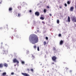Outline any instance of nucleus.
<instances>
[{"label":"nucleus","mask_w":76,"mask_h":76,"mask_svg":"<svg viewBox=\"0 0 76 76\" xmlns=\"http://www.w3.org/2000/svg\"><path fill=\"white\" fill-rule=\"evenodd\" d=\"M29 40L31 41L32 44H35L38 42V37L36 35H34L31 38H29Z\"/></svg>","instance_id":"nucleus-1"},{"label":"nucleus","mask_w":76,"mask_h":76,"mask_svg":"<svg viewBox=\"0 0 76 76\" xmlns=\"http://www.w3.org/2000/svg\"><path fill=\"white\" fill-rule=\"evenodd\" d=\"M57 58L55 56H53L52 57V60L53 61H54V62H56V59H57Z\"/></svg>","instance_id":"nucleus-2"},{"label":"nucleus","mask_w":76,"mask_h":76,"mask_svg":"<svg viewBox=\"0 0 76 76\" xmlns=\"http://www.w3.org/2000/svg\"><path fill=\"white\" fill-rule=\"evenodd\" d=\"M71 19L73 22H76V17L75 16L72 17Z\"/></svg>","instance_id":"nucleus-3"},{"label":"nucleus","mask_w":76,"mask_h":76,"mask_svg":"<svg viewBox=\"0 0 76 76\" xmlns=\"http://www.w3.org/2000/svg\"><path fill=\"white\" fill-rule=\"evenodd\" d=\"M13 61L14 63H16V62L17 64H19V61L16 60V58H15L13 59Z\"/></svg>","instance_id":"nucleus-4"},{"label":"nucleus","mask_w":76,"mask_h":76,"mask_svg":"<svg viewBox=\"0 0 76 76\" xmlns=\"http://www.w3.org/2000/svg\"><path fill=\"white\" fill-rule=\"evenodd\" d=\"M22 75H23L24 76H30L29 74H28V73H21Z\"/></svg>","instance_id":"nucleus-5"},{"label":"nucleus","mask_w":76,"mask_h":76,"mask_svg":"<svg viewBox=\"0 0 76 76\" xmlns=\"http://www.w3.org/2000/svg\"><path fill=\"white\" fill-rule=\"evenodd\" d=\"M35 15L37 16H39V12H35Z\"/></svg>","instance_id":"nucleus-6"},{"label":"nucleus","mask_w":76,"mask_h":76,"mask_svg":"<svg viewBox=\"0 0 76 76\" xmlns=\"http://www.w3.org/2000/svg\"><path fill=\"white\" fill-rule=\"evenodd\" d=\"M73 9H74V7L73 6L72 7H70V10L71 12L73 11Z\"/></svg>","instance_id":"nucleus-7"},{"label":"nucleus","mask_w":76,"mask_h":76,"mask_svg":"<svg viewBox=\"0 0 76 76\" xmlns=\"http://www.w3.org/2000/svg\"><path fill=\"white\" fill-rule=\"evenodd\" d=\"M2 76H8L7 75H6V72H4L2 73Z\"/></svg>","instance_id":"nucleus-8"},{"label":"nucleus","mask_w":76,"mask_h":76,"mask_svg":"<svg viewBox=\"0 0 76 76\" xmlns=\"http://www.w3.org/2000/svg\"><path fill=\"white\" fill-rule=\"evenodd\" d=\"M63 44V41L62 40H61L60 42V45H62Z\"/></svg>","instance_id":"nucleus-9"},{"label":"nucleus","mask_w":76,"mask_h":76,"mask_svg":"<svg viewBox=\"0 0 76 76\" xmlns=\"http://www.w3.org/2000/svg\"><path fill=\"white\" fill-rule=\"evenodd\" d=\"M68 20L69 22H70V18L69 16H68Z\"/></svg>","instance_id":"nucleus-10"},{"label":"nucleus","mask_w":76,"mask_h":76,"mask_svg":"<svg viewBox=\"0 0 76 76\" xmlns=\"http://www.w3.org/2000/svg\"><path fill=\"white\" fill-rule=\"evenodd\" d=\"M18 17H19L20 18L21 16V14L19 13L18 14Z\"/></svg>","instance_id":"nucleus-11"},{"label":"nucleus","mask_w":76,"mask_h":76,"mask_svg":"<svg viewBox=\"0 0 76 76\" xmlns=\"http://www.w3.org/2000/svg\"><path fill=\"white\" fill-rule=\"evenodd\" d=\"M3 67V64H0V68H2V67Z\"/></svg>","instance_id":"nucleus-12"},{"label":"nucleus","mask_w":76,"mask_h":76,"mask_svg":"<svg viewBox=\"0 0 76 76\" xmlns=\"http://www.w3.org/2000/svg\"><path fill=\"white\" fill-rule=\"evenodd\" d=\"M4 66H5V67H7L8 66V65L6 63H5L4 64Z\"/></svg>","instance_id":"nucleus-13"},{"label":"nucleus","mask_w":76,"mask_h":76,"mask_svg":"<svg viewBox=\"0 0 76 76\" xmlns=\"http://www.w3.org/2000/svg\"><path fill=\"white\" fill-rule=\"evenodd\" d=\"M43 44H44V45H46V44H47V42H45V41H44L43 42Z\"/></svg>","instance_id":"nucleus-14"},{"label":"nucleus","mask_w":76,"mask_h":76,"mask_svg":"<svg viewBox=\"0 0 76 76\" xmlns=\"http://www.w3.org/2000/svg\"><path fill=\"white\" fill-rule=\"evenodd\" d=\"M33 47L34 49H36L37 48V45H35Z\"/></svg>","instance_id":"nucleus-15"},{"label":"nucleus","mask_w":76,"mask_h":76,"mask_svg":"<svg viewBox=\"0 0 76 76\" xmlns=\"http://www.w3.org/2000/svg\"><path fill=\"white\" fill-rule=\"evenodd\" d=\"M40 19H41V20H44V18L43 17H41L40 18Z\"/></svg>","instance_id":"nucleus-16"},{"label":"nucleus","mask_w":76,"mask_h":76,"mask_svg":"<svg viewBox=\"0 0 76 76\" xmlns=\"http://www.w3.org/2000/svg\"><path fill=\"white\" fill-rule=\"evenodd\" d=\"M43 12L44 13H45L46 12H47V10L45 9H44Z\"/></svg>","instance_id":"nucleus-17"},{"label":"nucleus","mask_w":76,"mask_h":76,"mask_svg":"<svg viewBox=\"0 0 76 76\" xmlns=\"http://www.w3.org/2000/svg\"><path fill=\"white\" fill-rule=\"evenodd\" d=\"M18 9H19V10H20V9H21V7H20V6H18Z\"/></svg>","instance_id":"nucleus-18"},{"label":"nucleus","mask_w":76,"mask_h":76,"mask_svg":"<svg viewBox=\"0 0 76 76\" xmlns=\"http://www.w3.org/2000/svg\"><path fill=\"white\" fill-rule=\"evenodd\" d=\"M57 23L58 24H59V23H60V21H59V20H57Z\"/></svg>","instance_id":"nucleus-19"},{"label":"nucleus","mask_w":76,"mask_h":76,"mask_svg":"<svg viewBox=\"0 0 76 76\" xmlns=\"http://www.w3.org/2000/svg\"><path fill=\"white\" fill-rule=\"evenodd\" d=\"M12 10V8H9V11H11Z\"/></svg>","instance_id":"nucleus-20"},{"label":"nucleus","mask_w":76,"mask_h":76,"mask_svg":"<svg viewBox=\"0 0 76 76\" xmlns=\"http://www.w3.org/2000/svg\"><path fill=\"white\" fill-rule=\"evenodd\" d=\"M30 71L31 72H34V69H30Z\"/></svg>","instance_id":"nucleus-21"},{"label":"nucleus","mask_w":76,"mask_h":76,"mask_svg":"<svg viewBox=\"0 0 76 76\" xmlns=\"http://www.w3.org/2000/svg\"><path fill=\"white\" fill-rule=\"evenodd\" d=\"M67 3L68 4H70V1H68Z\"/></svg>","instance_id":"nucleus-22"},{"label":"nucleus","mask_w":76,"mask_h":76,"mask_svg":"<svg viewBox=\"0 0 76 76\" xmlns=\"http://www.w3.org/2000/svg\"><path fill=\"white\" fill-rule=\"evenodd\" d=\"M3 52L4 53V54H5V53H6V51L5 50H3Z\"/></svg>","instance_id":"nucleus-23"},{"label":"nucleus","mask_w":76,"mask_h":76,"mask_svg":"<svg viewBox=\"0 0 76 76\" xmlns=\"http://www.w3.org/2000/svg\"><path fill=\"white\" fill-rule=\"evenodd\" d=\"M21 63L22 64H25V62L23 61H21Z\"/></svg>","instance_id":"nucleus-24"},{"label":"nucleus","mask_w":76,"mask_h":76,"mask_svg":"<svg viewBox=\"0 0 76 76\" xmlns=\"http://www.w3.org/2000/svg\"><path fill=\"white\" fill-rule=\"evenodd\" d=\"M37 50L38 51H39V47H37Z\"/></svg>","instance_id":"nucleus-25"},{"label":"nucleus","mask_w":76,"mask_h":76,"mask_svg":"<svg viewBox=\"0 0 76 76\" xmlns=\"http://www.w3.org/2000/svg\"><path fill=\"white\" fill-rule=\"evenodd\" d=\"M64 5H65V7H67V4L65 3L64 4Z\"/></svg>","instance_id":"nucleus-26"},{"label":"nucleus","mask_w":76,"mask_h":76,"mask_svg":"<svg viewBox=\"0 0 76 76\" xmlns=\"http://www.w3.org/2000/svg\"><path fill=\"white\" fill-rule=\"evenodd\" d=\"M58 36L59 37H61V34H58Z\"/></svg>","instance_id":"nucleus-27"},{"label":"nucleus","mask_w":76,"mask_h":76,"mask_svg":"<svg viewBox=\"0 0 76 76\" xmlns=\"http://www.w3.org/2000/svg\"><path fill=\"white\" fill-rule=\"evenodd\" d=\"M27 71H28V72H29L30 71V70L29 69H27Z\"/></svg>","instance_id":"nucleus-28"},{"label":"nucleus","mask_w":76,"mask_h":76,"mask_svg":"<svg viewBox=\"0 0 76 76\" xmlns=\"http://www.w3.org/2000/svg\"><path fill=\"white\" fill-rule=\"evenodd\" d=\"M11 75H14V72H12L11 73Z\"/></svg>","instance_id":"nucleus-29"},{"label":"nucleus","mask_w":76,"mask_h":76,"mask_svg":"<svg viewBox=\"0 0 76 76\" xmlns=\"http://www.w3.org/2000/svg\"><path fill=\"white\" fill-rule=\"evenodd\" d=\"M46 39H47V40H48V38L47 37H46Z\"/></svg>","instance_id":"nucleus-30"},{"label":"nucleus","mask_w":76,"mask_h":76,"mask_svg":"<svg viewBox=\"0 0 76 76\" xmlns=\"http://www.w3.org/2000/svg\"><path fill=\"white\" fill-rule=\"evenodd\" d=\"M56 48H54V47L53 48V50H56Z\"/></svg>","instance_id":"nucleus-31"},{"label":"nucleus","mask_w":76,"mask_h":76,"mask_svg":"<svg viewBox=\"0 0 76 76\" xmlns=\"http://www.w3.org/2000/svg\"><path fill=\"white\" fill-rule=\"evenodd\" d=\"M59 8H60V9H61L62 8V7L60 6V7H59Z\"/></svg>","instance_id":"nucleus-32"},{"label":"nucleus","mask_w":76,"mask_h":76,"mask_svg":"<svg viewBox=\"0 0 76 76\" xmlns=\"http://www.w3.org/2000/svg\"><path fill=\"white\" fill-rule=\"evenodd\" d=\"M29 12H30V13H31V12H32V10H30V11H29Z\"/></svg>","instance_id":"nucleus-33"},{"label":"nucleus","mask_w":76,"mask_h":76,"mask_svg":"<svg viewBox=\"0 0 76 76\" xmlns=\"http://www.w3.org/2000/svg\"><path fill=\"white\" fill-rule=\"evenodd\" d=\"M42 23H43L44 25V24H45V22H44V21H42Z\"/></svg>","instance_id":"nucleus-34"},{"label":"nucleus","mask_w":76,"mask_h":76,"mask_svg":"<svg viewBox=\"0 0 76 76\" xmlns=\"http://www.w3.org/2000/svg\"><path fill=\"white\" fill-rule=\"evenodd\" d=\"M49 15L50 16H52V15H51V14H49Z\"/></svg>","instance_id":"nucleus-35"},{"label":"nucleus","mask_w":76,"mask_h":76,"mask_svg":"<svg viewBox=\"0 0 76 76\" xmlns=\"http://www.w3.org/2000/svg\"><path fill=\"white\" fill-rule=\"evenodd\" d=\"M52 64H54V63L53 62V63H52Z\"/></svg>","instance_id":"nucleus-36"},{"label":"nucleus","mask_w":76,"mask_h":76,"mask_svg":"<svg viewBox=\"0 0 76 76\" xmlns=\"http://www.w3.org/2000/svg\"><path fill=\"white\" fill-rule=\"evenodd\" d=\"M65 69H66V70H67L68 69V68H65Z\"/></svg>","instance_id":"nucleus-37"},{"label":"nucleus","mask_w":76,"mask_h":76,"mask_svg":"<svg viewBox=\"0 0 76 76\" xmlns=\"http://www.w3.org/2000/svg\"><path fill=\"white\" fill-rule=\"evenodd\" d=\"M47 8H50V7H49V6H48L47 7Z\"/></svg>","instance_id":"nucleus-38"},{"label":"nucleus","mask_w":76,"mask_h":76,"mask_svg":"<svg viewBox=\"0 0 76 76\" xmlns=\"http://www.w3.org/2000/svg\"><path fill=\"white\" fill-rule=\"evenodd\" d=\"M72 72V70H70V73H71V72Z\"/></svg>","instance_id":"nucleus-39"},{"label":"nucleus","mask_w":76,"mask_h":76,"mask_svg":"<svg viewBox=\"0 0 76 76\" xmlns=\"http://www.w3.org/2000/svg\"><path fill=\"white\" fill-rule=\"evenodd\" d=\"M15 32H16V30H15Z\"/></svg>","instance_id":"nucleus-40"},{"label":"nucleus","mask_w":76,"mask_h":76,"mask_svg":"<svg viewBox=\"0 0 76 76\" xmlns=\"http://www.w3.org/2000/svg\"><path fill=\"white\" fill-rule=\"evenodd\" d=\"M16 66V64H15V65H14V66Z\"/></svg>","instance_id":"nucleus-41"},{"label":"nucleus","mask_w":76,"mask_h":76,"mask_svg":"<svg viewBox=\"0 0 76 76\" xmlns=\"http://www.w3.org/2000/svg\"><path fill=\"white\" fill-rule=\"evenodd\" d=\"M7 53H8V52H7Z\"/></svg>","instance_id":"nucleus-42"},{"label":"nucleus","mask_w":76,"mask_h":76,"mask_svg":"<svg viewBox=\"0 0 76 76\" xmlns=\"http://www.w3.org/2000/svg\"><path fill=\"white\" fill-rule=\"evenodd\" d=\"M1 4V2H0V4Z\"/></svg>","instance_id":"nucleus-43"},{"label":"nucleus","mask_w":76,"mask_h":76,"mask_svg":"<svg viewBox=\"0 0 76 76\" xmlns=\"http://www.w3.org/2000/svg\"><path fill=\"white\" fill-rule=\"evenodd\" d=\"M7 45L6 44V45Z\"/></svg>","instance_id":"nucleus-44"},{"label":"nucleus","mask_w":76,"mask_h":76,"mask_svg":"<svg viewBox=\"0 0 76 76\" xmlns=\"http://www.w3.org/2000/svg\"><path fill=\"white\" fill-rule=\"evenodd\" d=\"M12 39H13V38H12Z\"/></svg>","instance_id":"nucleus-45"},{"label":"nucleus","mask_w":76,"mask_h":76,"mask_svg":"<svg viewBox=\"0 0 76 76\" xmlns=\"http://www.w3.org/2000/svg\"><path fill=\"white\" fill-rule=\"evenodd\" d=\"M8 62H9V61H8Z\"/></svg>","instance_id":"nucleus-46"}]
</instances>
